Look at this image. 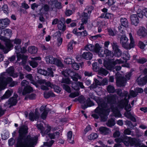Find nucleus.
I'll return each mask as SVG.
<instances>
[{
    "label": "nucleus",
    "instance_id": "f257e3e1",
    "mask_svg": "<svg viewBox=\"0 0 147 147\" xmlns=\"http://www.w3.org/2000/svg\"><path fill=\"white\" fill-rule=\"evenodd\" d=\"M28 130L26 126L23 125L19 127L16 147H34L33 145L36 144L38 137H32L29 135L26 136Z\"/></svg>",
    "mask_w": 147,
    "mask_h": 147
},
{
    "label": "nucleus",
    "instance_id": "f03ea898",
    "mask_svg": "<svg viewBox=\"0 0 147 147\" xmlns=\"http://www.w3.org/2000/svg\"><path fill=\"white\" fill-rule=\"evenodd\" d=\"M110 109L107 106V104L105 102H101L98 104V106L95 110L96 114H92V116L95 119H98L100 116L101 120L105 121L106 116L109 114Z\"/></svg>",
    "mask_w": 147,
    "mask_h": 147
},
{
    "label": "nucleus",
    "instance_id": "7ed1b4c3",
    "mask_svg": "<svg viewBox=\"0 0 147 147\" xmlns=\"http://www.w3.org/2000/svg\"><path fill=\"white\" fill-rule=\"evenodd\" d=\"M130 42L128 44V39L125 35L121 36L120 39V43L122 47L126 49H130L134 47L135 46V42L131 33L129 34Z\"/></svg>",
    "mask_w": 147,
    "mask_h": 147
},
{
    "label": "nucleus",
    "instance_id": "20e7f679",
    "mask_svg": "<svg viewBox=\"0 0 147 147\" xmlns=\"http://www.w3.org/2000/svg\"><path fill=\"white\" fill-rule=\"evenodd\" d=\"M11 77L6 78L3 76H0V90L4 89L7 84L10 87L14 86L17 84V82L12 81Z\"/></svg>",
    "mask_w": 147,
    "mask_h": 147
},
{
    "label": "nucleus",
    "instance_id": "39448f33",
    "mask_svg": "<svg viewBox=\"0 0 147 147\" xmlns=\"http://www.w3.org/2000/svg\"><path fill=\"white\" fill-rule=\"evenodd\" d=\"M116 92L121 98L124 97L123 98L121 99L118 102V103H119V105L120 107H123L127 103V98L128 95V92L127 91H124L122 92L121 90L119 88L116 90Z\"/></svg>",
    "mask_w": 147,
    "mask_h": 147
},
{
    "label": "nucleus",
    "instance_id": "423d86ee",
    "mask_svg": "<svg viewBox=\"0 0 147 147\" xmlns=\"http://www.w3.org/2000/svg\"><path fill=\"white\" fill-rule=\"evenodd\" d=\"M93 7L91 5L86 7L84 11L82 14V22L85 24H86L87 22L90 14L91 13L93 9Z\"/></svg>",
    "mask_w": 147,
    "mask_h": 147
},
{
    "label": "nucleus",
    "instance_id": "0eeeda50",
    "mask_svg": "<svg viewBox=\"0 0 147 147\" xmlns=\"http://www.w3.org/2000/svg\"><path fill=\"white\" fill-rule=\"evenodd\" d=\"M45 59L48 63L55 64L58 66L61 67L62 63L59 59L50 55L48 56L45 57Z\"/></svg>",
    "mask_w": 147,
    "mask_h": 147
},
{
    "label": "nucleus",
    "instance_id": "6e6552de",
    "mask_svg": "<svg viewBox=\"0 0 147 147\" xmlns=\"http://www.w3.org/2000/svg\"><path fill=\"white\" fill-rule=\"evenodd\" d=\"M124 62V61H122L120 59H117L115 61H113V59H110L109 61V63L108 65L107 68L108 69L110 70L113 69H114V67L116 64L122 63Z\"/></svg>",
    "mask_w": 147,
    "mask_h": 147
},
{
    "label": "nucleus",
    "instance_id": "1a4fd4ad",
    "mask_svg": "<svg viewBox=\"0 0 147 147\" xmlns=\"http://www.w3.org/2000/svg\"><path fill=\"white\" fill-rule=\"evenodd\" d=\"M6 47L0 42V49L2 50L5 53H6L10 50V48L12 47V45L10 42H7L5 43Z\"/></svg>",
    "mask_w": 147,
    "mask_h": 147
},
{
    "label": "nucleus",
    "instance_id": "9d476101",
    "mask_svg": "<svg viewBox=\"0 0 147 147\" xmlns=\"http://www.w3.org/2000/svg\"><path fill=\"white\" fill-rule=\"evenodd\" d=\"M6 72L2 73L0 76H3L4 77L7 74L13 78L17 77L18 75L17 73H14V69L13 67H10L7 70Z\"/></svg>",
    "mask_w": 147,
    "mask_h": 147
},
{
    "label": "nucleus",
    "instance_id": "9b49d317",
    "mask_svg": "<svg viewBox=\"0 0 147 147\" xmlns=\"http://www.w3.org/2000/svg\"><path fill=\"white\" fill-rule=\"evenodd\" d=\"M115 141L116 142H123L124 144L126 146H128L130 145L129 137L127 138H124V136H121L119 138L115 139Z\"/></svg>",
    "mask_w": 147,
    "mask_h": 147
},
{
    "label": "nucleus",
    "instance_id": "f8f14e48",
    "mask_svg": "<svg viewBox=\"0 0 147 147\" xmlns=\"http://www.w3.org/2000/svg\"><path fill=\"white\" fill-rule=\"evenodd\" d=\"M18 95L17 94H15L12 97L10 98L8 100L7 103L10 105L9 107L16 105L17 102V98Z\"/></svg>",
    "mask_w": 147,
    "mask_h": 147
},
{
    "label": "nucleus",
    "instance_id": "ddd939ff",
    "mask_svg": "<svg viewBox=\"0 0 147 147\" xmlns=\"http://www.w3.org/2000/svg\"><path fill=\"white\" fill-rule=\"evenodd\" d=\"M39 117V114L38 111L37 109L35 110V112L33 113L32 112H30L29 115V117L30 120L33 121L34 119L36 120L38 119Z\"/></svg>",
    "mask_w": 147,
    "mask_h": 147
},
{
    "label": "nucleus",
    "instance_id": "4468645a",
    "mask_svg": "<svg viewBox=\"0 0 147 147\" xmlns=\"http://www.w3.org/2000/svg\"><path fill=\"white\" fill-rule=\"evenodd\" d=\"M107 100L109 103L114 104L116 103L117 100H118V98L116 95L114 94L108 96Z\"/></svg>",
    "mask_w": 147,
    "mask_h": 147
},
{
    "label": "nucleus",
    "instance_id": "2eb2a0df",
    "mask_svg": "<svg viewBox=\"0 0 147 147\" xmlns=\"http://www.w3.org/2000/svg\"><path fill=\"white\" fill-rule=\"evenodd\" d=\"M126 80L122 77L119 76L117 79L116 83L117 86L119 87L124 86L125 85Z\"/></svg>",
    "mask_w": 147,
    "mask_h": 147
},
{
    "label": "nucleus",
    "instance_id": "dca6fc26",
    "mask_svg": "<svg viewBox=\"0 0 147 147\" xmlns=\"http://www.w3.org/2000/svg\"><path fill=\"white\" fill-rule=\"evenodd\" d=\"M45 85L50 87L51 88H53L55 92L59 93L61 92V88L58 86L54 85L49 82H45Z\"/></svg>",
    "mask_w": 147,
    "mask_h": 147
},
{
    "label": "nucleus",
    "instance_id": "f3484780",
    "mask_svg": "<svg viewBox=\"0 0 147 147\" xmlns=\"http://www.w3.org/2000/svg\"><path fill=\"white\" fill-rule=\"evenodd\" d=\"M10 22V20L7 18L0 20V28L3 29L7 27Z\"/></svg>",
    "mask_w": 147,
    "mask_h": 147
},
{
    "label": "nucleus",
    "instance_id": "a211bd4d",
    "mask_svg": "<svg viewBox=\"0 0 147 147\" xmlns=\"http://www.w3.org/2000/svg\"><path fill=\"white\" fill-rule=\"evenodd\" d=\"M130 111H126L124 115L127 118L130 119L134 122H136V116L134 115L131 114Z\"/></svg>",
    "mask_w": 147,
    "mask_h": 147
},
{
    "label": "nucleus",
    "instance_id": "6ab92c4d",
    "mask_svg": "<svg viewBox=\"0 0 147 147\" xmlns=\"http://www.w3.org/2000/svg\"><path fill=\"white\" fill-rule=\"evenodd\" d=\"M130 19L132 23L135 26H136L139 23L138 16L136 14H133L131 15Z\"/></svg>",
    "mask_w": 147,
    "mask_h": 147
},
{
    "label": "nucleus",
    "instance_id": "aec40b11",
    "mask_svg": "<svg viewBox=\"0 0 147 147\" xmlns=\"http://www.w3.org/2000/svg\"><path fill=\"white\" fill-rule=\"evenodd\" d=\"M11 34V30L8 29H3L1 30V34L8 37H10Z\"/></svg>",
    "mask_w": 147,
    "mask_h": 147
},
{
    "label": "nucleus",
    "instance_id": "412c9836",
    "mask_svg": "<svg viewBox=\"0 0 147 147\" xmlns=\"http://www.w3.org/2000/svg\"><path fill=\"white\" fill-rule=\"evenodd\" d=\"M99 131L101 134L104 135H107L111 132L109 128L105 127H100Z\"/></svg>",
    "mask_w": 147,
    "mask_h": 147
},
{
    "label": "nucleus",
    "instance_id": "4be33fe9",
    "mask_svg": "<svg viewBox=\"0 0 147 147\" xmlns=\"http://www.w3.org/2000/svg\"><path fill=\"white\" fill-rule=\"evenodd\" d=\"M129 137L130 145L131 146H136L138 145V142L137 140L135 138Z\"/></svg>",
    "mask_w": 147,
    "mask_h": 147
},
{
    "label": "nucleus",
    "instance_id": "5701e85b",
    "mask_svg": "<svg viewBox=\"0 0 147 147\" xmlns=\"http://www.w3.org/2000/svg\"><path fill=\"white\" fill-rule=\"evenodd\" d=\"M82 57L84 59L89 60L92 59V54L90 52H85L82 55Z\"/></svg>",
    "mask_w": 147,
    "mask_h": 147
},
{
    "label": "nucleus",
    "instance_id": "b1692460",
    "mask_svg": "<svg viewBox=\"0 0 147 147\" xmlns=\"http://www.w3.org/2000/svg\"><path fill=\"white\" fill-rule=\"evenodd\" d=\"M112 111L113 112V115L115 117H121V115L120 113L118 108L117 107L113 108L111 106Z\"/></svg>",
    "mask_w": 147,
    "mask_h": 147
},
{
    "label": "nucleus",
    "instance_id": "393cba45",
    "mask_svg": "<svg viewBox=\"0 0 147 147\" xmlns=\"http://www.w3.org/2000/svg\"><path fill=\"white\" fill-rule=\"evenodd\" d=\"M12 90H8L5 92V94L1 97V99L3 100L6 98H7L9 97L13 93Z\"/></svg>",
    "mask_w": 147,
    "mask_h": 147
},
{
    "label": "nucleus",
    "instance_id": "a878e982",
    "mask_svg": "<svg viewBox=\"0 0 147 147\" xmlns=\"http://www.w3.org/2000/svg\"><path fill=\"white\" fill-rule=\"evenodd\" d=\"M70 76L73 81L77 82L78 79H80L81 78L80 75H79L78 73L74 72V73H72L71 74Z\"/></svg>",
    "mask_w": 147,
    "mask_h": 147
},
{
    "label": "nucleus",
    "instance_id": "bb28decb",
    "mask_svg": "<svg viewBox=\"0 0 147 147\" xmlns=\"http://www.w3.org/2000/svg\"><path fill=\"white\" fill-rule=\"evenodd\" d=\"M55 36L57 38V45L58 46H60L63 41L62 38L60 37L61 35V32L58 31L55 34Z\"/></svg>",
    "mask_w": 147,
    "mask_h": 147
},
{
    "label": "nucleus",
    "instance_id": "cd10ccee",
    "mask_svg": "<svg viewBox=\"0 0 147 147\" xmlns=\"http://www.w3.org/2000/svg\"><path fill=\"white\" fill-rule=\"evenodd\" d=\"M48 136L51 139H55L59 138L60 136V133L58 131H56L49 133Z\"/></svg>",
    "mask_w": 147,
    "mask_h": 147
},
{
    "label": "nucleus",
    "instance_id": "c85d7f7f",
    "mask_svg": "<svg viewBox=\"0 0 147 147\" xmlns=\"http://www.w3.org/2000/svg\"><path fill=\"white\" fill-rule=\"evenodd\" d=\"M33 60L31 61L30 62V65L33 68H34L36 67L38 65V62L36 60H40V58L39 57H36L34 58H32Z\"/></svg>",
    "mask_w": 147,
    "mask_h": 147
},
{
    "label": "nucleus",
    "instance_id": "c756f323",
    "mask_svg": "<svg viewBox=\"0 0 147 147\" xmlns=\"http://www.w3.org/2000/svg\"><path fill=\"white\" fill-rule=\"evenodd\" d=\"M58 29L62 32H64L66 29V26L62 21H60L57 24Z\"/></svg>",
    "mask_w": 147,
    "mask_h": 147
},
{
    "label": "nucleus",
    "instance_id": "7c9ffc66",
    "mask_svg": "<svg viewBox=\"0 0 147 147\" xmlns=\"http://www.w3.org/2000/svg\"><path fill=\"white\" fill-rule=\"evenodd\" d=\"M138 85H143L146 84L147 82V75L141 78L140 80L139 79H137Z\"/></svg>",
    "mask_w": 147,
    "mask_h": 147
},
{
    "label": "nucleus",
    "instance_id": "2f4dec72",
    "mask_svg": "<svg viewBox=\"0 0 147 147\" xmlns=\"http://www.w3.org/2000/svg\"><path fill=\"white\" fill-rule=\"evenodd\" d=\"M138 34L140 36H144L147 34L146 30L144 28L141 27L140 28L138 31Z\"/></svg>",
    "mask_w": 147,
    "mask_h": 147
},
{
    "label": "nucleus",
    "instance_id": "473e14b6",
    "mask_svg": "<svg viewBox=\"0 0 147 147\" xmlns=\"http://www.w3.org/2000/svg\"><path fill=\"white\" fill-rule=\"evenodd\" d=\"M32 90L33 89L32 87L29 86H28L24 88L22 92V94L23 95H26L27 93L32 92Z\"/></svg>",
    "mask_w": 147,
    "mask_h": 147
},
{
    "label": "nucleus",
    "instance_id": "72a5a7b5",
    "mask_svg": "<svg viewBox=\"0 0 147 147\" xmlns=\"http://www.w3.org/2000/svg\"><path fill=\"white\" fill-rule=\"evenodd\" d=\"M15 49L16 50L15 52L17 54V57H20L21 55L23 54L21 53V51H22V48L20 45H18L17 46H15Z\"/></svg>",
    "mask_w": 147,
    "mask_h": 147
},
{
    "label": "nucleus",
    "instance_id": "f704fd0d",
    "mask_svg": "<svg viewBox=\"0 0 147 147\" xmlns=\"http://www.w3.org/2000/svg\"><path fill=\"white\" fill-rule=\"evenodd\" d=\"M51 1L54 4L55 7L58 9H61L62 8L61 3L59 2L57 0H51Z\"/></svg>",
    "mask_w": 147,
    "mask_h": 147
},
{
    "label": "nucleus",
    "instance_id": "c9c22d12",
    "mask_svg": "<svg viewBox=\"0 0 147 147\" xmlns=\"http://www.w3.org/2000/svg\"><path fill=\"white\" fill-rule=\"evenodd\" d=\"M74 72L72 71L69 69H67L65 71L62 72V74L65 76L67 77L68 76H71V74L74 73Z\"/></svg>",
    "mask_w": 147,
    "mask_h": 147
},
{
    "label": "nucleus",
    "instance_id": "e433bc0d",
    "mask_svg": "<svg viewBox=\"0 0 147 147\" xmlns=\"http://www.w3.org/2000/svg\"><path fill=\"white\" fill-rule=\"evenodd\" d=\"M94 49V46L91 44H87L84 47L85 50L87 51H93Z\"/></svg>",
    "mask_w": 147,
    "mask_h": 147
},
{
    "label": "nucleus",
    "instance_id": "4c0bfd02",
    "mask_svg": "<svg viewBox=\"0 0 147 147\" xmlns=\"http://www.w3.org/2000/svg\"><path fill=\"white\" fill-rule=\"evenodd\" d=\"M28 52L31 54H35L37 53V49L34 46H32L28 47Z\"/></svg>",
    "mask_w": 147,
    "mask_h": 147
},
{
    "label": "nucleus",
    "instance_id": "58836bf2",
    "mask_svg": "<svg viewBox=\"0 0 147 147\" xmlns=\"http://www.w3.org/2000/svg\"><path fill=\"white\" fill-rule=\"evenodd\" d=\"M120 21L122 26L125 27H127L128 26V23L127 20L126 18H121Z\"/></svg>",
    "mask_w": 147,
    "mask_h": 147
},
{
    "label": "nucleus",
    "instance_id": "ea45409f",
    "mask_svg": "<svg viewBox=\"0 0 147 147\" xmlns=\"http://www.w3.org/2000/svg\"><path fill=\"white\" fill-rule=\"evenodd\" d=\"M72 132L71 131H69L67 133V137L68 142L70 143L73 144L74 142L73 139L72 140Z\"/></svg>",
    "mask_w": 147,
    "mask_h": 147
},
{
    "label": "nucleus",
    "instance_id": "a19ab883",
    "mask_svg": "<svg viewBox=\"0 0 147 147\" xmlns=\"http://www.w3.org/2000/svg\"><path fill=\"white\" fill-rule=\"evenodd\" d=\"M44 97L46 98H48L50 97H53L55 96V95L53 92H44Z\"/></svg>",
    "mask_w": 147,
    "mask_h": 147
},
{
    "label": "nucleus",
    "instance_id": "79ce46f5",
    "mask_svg": "<svg viewBox=\"0 0 147 147\" xmlns=\"http://www.w3.org/2000/svg\"><path fill=\"white\" fill-rule=\"evenodd\" d=\"M27 56H25L24 55H21L20 57H17L18 61H19L20 59L22 60V63L23 64H25L26 62V59L27 58Z\"/></svg>",
    "mask_w": 147,
    "mask_h": 147
},
{
    "label": "nucleus",
    "instance_id": "37998d69",
    "mask_svg": "<svg viewBox=\"0 0 147 147\" xmlns=\"http://www.w3.org/2000/svg\"><path fill=\"white\" fill-rule=\"evenodd\" d=\"M115 120L112 118L109 119L108 122L106 123L107 125L109 127H111L113 126L115 124Z\"/></svg>",
    "mask_w": 147,
    "mask_h": 147
},
{
    "label": "nucleus",
    "instance_id": "c03bdc74",
    "mask_svg": "<svg viewBox=\"0 0 147 147\" xmlns=\"http://www.w3.org/2000/svg\"><path fill=\"white\" fill-rule=\"evenodd\" d=\"M128 103V101L127 100V103L123 107H120L119 105V103H118V105H117L118 107L119 108H123L125 107V109L126 110V111H130L131 107L130 105H127Z\"/></svg>",
    "mask_w": 147,
    "mask_h": 147
},
{
    "label": "nucleus",
    "instance_id": "a18cd8bd",
    "mask_svg": "<svg viewBox=\"0 0 147 147\" xmlns=\"http://www.w3.org/2000/svg\"><path fill=\"white\" fill-rule=\"evenodd\" d=\"M101 49L102 47L100 46L99 44L98 43H96L95 45L94 49L93 51L98 53L102 50Z\"/></svg>",
    "mask_w": 147,
    "mask_h": 147
},
{
    "label": "nucleus",
    "instance_id": "49530a36",
    "mask_svg": "<svg viewBox=\"0 0 147 147\" xmlns=\"http://www.w3.org/2000/svg\"><path fill=\"white\" fill-rule=\"evenodd\" d=\"M98 136L95 133H92L88 136V138L90 140H94L97 138Z\"/></svg>",
    "mask_w": 147,
    "mask_h": 147
},
{
    "label": "nucleus",
    "instance_id": "de8ad7c7",
    "mask_svg": "<svg viewBox=\"0 0 147 147\" xmlns=\"http://www.w3.org/2000/svg\"><path fill=\"white\" fill-rule=\"evenodd\" d=\"M49 111V109H46L45 111H44L43 113L40 116L41 118L43 119H45L46 118Z\"/></svg>",
    "mask_w": 147,
    "mask_h": 147
},
{
    "label": "nucleus",
    "instance_id": "09e8293b",
    "mask_svg": "<svg viewBox=\"0 0 147 147\" xmlns=\"http://www.w3.org/2000/svg\"><path fill=\"white\" fill-rule=\"evenodd\" d=\"M107 90L109 93H113L115 91L114 87L113 86L109 85L108 86Z\"/></svg>",
    "mask_w": 147,
    "mask_h": 147
},
{
    "label": "nucleus",
    "instance_id": "8fccbe9b",
    "mask_svg": "<svg viewBox=\"0 0 147 147\" xmlns=\"http://www.w3.org/2000/svg\"><path fill=\"white\" fill-rule=\"evenodd\" d=\"M36 126L38 129L40 130V133L42 134V136H44L43 134L45 130V128L43 127L42 124H38Z\"/></svg>",
    "mask_w": 147,
    "mask_h": 147
},
{
    "label": "nucleus",
    "instance_id": "3c124183",
    "mask_svg": "<svg viewBox=\"0 0 147 147\" xmlns=\"http://www.w3.org/2000/svg\"><path fill=\"white\" fill-rule=\"evenodd\" d=\"M94 103L90 101L89 98L87 99L86 104H85V108H87L88 107H91L94 105Z\"/></svg>",
    "mask_w": 147,
    "mask_h": 147
},
{
    "label": "nucleus",
    "instance_id": "603ef678",
    "mask_svg": "<svg viewBox=\"0 0 147 147\" xmlns=\"http://www.w3.org/2000/svg\"><path fill=\"white\" fill-rule=\"evenodd\" d=\"M105 50V55L107 57L108 59L112 57L113 54L111 53V51L107 49H106Z\"/></svg>",
    "mask_w": 147,
    "mask_h": 147
},
{
    "label": "nucleus",
    "instance_id": "864d4df0",
    "mask_svg": "<svg viewBox=\"0 0 147 147\" xmlns=\"http://www.w3.org/2000/svg\"><path fill=\"white\" fill-rule=\"evenodd\" d=\"M99 73L102 75L106 76L108 73L107 71L103 68H101L99 70Z\"/></svg>",
    "mask_w": 147,
    "mask_h": 147
},
{
    "label": "nucleus",
    "instance_id": "5fc2aeb1",
    "mask_svg": "<svg viewBox=\"0 0 147 147\" xmlns=\"http://www.w3.org/2000/svg\"><path fill=\"white\" fill-rule=\"evenodd\" d=\"M124 133L125 134L130 135L133 136H135L134 134L129 129H125L124 131Z\"/></svg>",
    "mask_w": 147,
    "mask_h": 147
},
{
    "label": "nucleus",
    "instance_id": "6e6d98bb",
    "mask_svg": "<svg viewBox=\"0 0 147 147\" xmlns=\"http://www.w3.org/2000/svg\"><path fill=\"white\" fill-rule=\"evenodd\" d=\"M138 93L135 91L131 90L129 93V95L128 96V98L129 99L130 98V96L133 97H135L137 96Z\"/></svg>",
    "mask_w": 147,
    "mask_h": 147
},
{
    "label": "nucleus",
    "instance_id": "4d7b16f0",
    "mask_svg": "<svg viewBox=\"0 0 147 147\" xmlns=\"http://www.w3.org/2000/svg\"><path fill=\"white\" fill-rule=\"evenodd\" d=\"M72 87L75 90H78L80 88L78 87V82H72L71 83Z\"/></svg>",
    "mask_w": 147,
    "mask_h": 147
},
{
    "label": "nucleus",
    "instance_id": "13d9d810",
    "mask_svg": "<svg viewBox=\"0 0 147 147\" xmlns=\"http://www.w3.org/2000/svg\"><path fill=\"white\" fill-rule=\"evenodd\" d=\"M115 56L117 57H119L121 56L122 54V51L119 49L114 51Z\"/></svg>",
    "mask_w": 147,
    "mask_h": 147
},
{
    "label": "nucleus",
    "instance_id": "bf43d9fd",
    "mask_svg": "<svg viewBox=\"0 0 147 147\" xmlns=\"http://www.w3.org/2000/svg\"><path fill=\"white\" fill-rule=\"evenodd\" d=\"M111 44L113 51L119 48V46L116 42L113 41V42H111Z\"/></svg>",
    "mask_w": 147,
    "mask_h": 147
},
{
    "label": "nucleus",
    "instance_id": "052dcab7",
    "mask_svg": "<svg viewBox=\"0 0 147 147\" xmlns=\"http://www.w3.org/2000/svg\"><path fill=\"white\" fill-rule=\"evenodd\" d=\"M63 88L68 93H70L71 92V90L70 87L67 85L63 84L62 86Z\"/></svg>",
    "mask_w": 147,
    "mask_h": 147
},
{
    "label": "nucleus",
    "instance_id": "680f3d73",
    "mask_svg": "<svg viewBox=\"0 0 147 147\" xmlns=\"http://www.w3.org/2000/svg\"><path fill=\"white\" fill-rule=\"evenodd\" d=\"M79 94V92H75L70 93L69 95V96L71 98H74L76 96H78Z\"/></svg>",
    "mask_w": 147,
    "mask_h": 147
},
{
    "label": "nucleus",
    "instance_id": "e2e57ef3",
    "mask_svg": "<svg viewBox=\"0 0 147 147\" xmlns=\"http://www.w3.org/2000/svg\"><path fill=\"white\" fill-rule=\"evenodd\" d=\"M36 98V94H32L26 97L25 100H27V98H29L30 100H33Z\"/></svg>",
    "mask_w": 147,
    "mask_h": 147
},
{
    "label": "nucleus",
    "instance_id": "0e129e2a",
    "mask_svg": "<svg viewBox=\"0 0 147 147\" xmlns=\"http://www.w3.org/2000/svg\"><path fill=\"white\" fill-rule=\"evenodd\" d=\"M124 54V56L122 57V58L125 60L124 62H126L127 60L129 59L130 56L128 53L127 52H125Z\"/></svg>",
    "mask_w": 147,
    "mask_h": 147
},
{
    "label": "nucleus",
    "instance_id": "69168bd1",
    "mask_svg": "<svg viewBox=\"0 0 147 147\" xmlns=\"http://www.w3.org/2000/svg\"><path fill=\"white\" fill-rule=\"evenodd\" d=\"M107 30L109 35L112 36H114L115 35V33L114 32V31L111 28H107Z\"/></svg>",
    "mask_w": 147,
    "mask_h": 147
},
{
    "label": "nucleus",
    "instance_id": "338daca9",
    "mask_svg": "<svg viewBox=\"0 0 147 147\" xmlns=\"http://www.w3.org/2000/svg\"><path fill=\"white\" fill-rule=\"evenodd\" d=\"M37 72L38 73L40 74L47 76V71L45 69H39L38 70Z\"/></svg>",
    "mask_w": 147,
    "mask_h": 147
},
{
    "label": "nucleus",
    "instance_id": "774afa93",
    "mask_svg": "<svg viewBox=\"0 0 147 147\" xmlns=\"http://www.w3.org/2000/svg\"><path fill=\"white\" fill-rule=\"evenodd\" d=\"M78 100L80 103L83 104L85 103V99L83 96H79L78 98Z\"/></svg>",
    "mask_w": 147,
    "mask_h": 147
}]
</instances>
